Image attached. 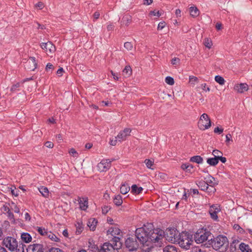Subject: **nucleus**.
<instances>
[{"instance_id": "1a4fd4ad", "label": "nucleus", "mask_w": 252, "mask_h": 252, "mask_svg": "<svg viewBox=\"0 0 252 252\" xmlns=\"http://www.w3.org/2000/svg\"><path fill=\"white\" fill-rule=\"evenodd\" d=\"M113 160H114V159H112V160H110L109 159L102 160L97 165L98 170L101 172L106 171L110 168L111 166V163Z\"/></svg>"}, {"instance_id": "20e7f679", "label": "nucleus", "mask_w": 252, "mask_h": 252, "mask_svg": "<svg viewBox=\"0 0 252 252\" xmlns=\"http://www.w3.org/2000/svg\"><path fill=\"white\" fill-rule=\"evenodd\" d=\"M3 245L11 252H21L20 245L18 248V242L12 237H7L3 240Z\"/></svg>"}, {"instance_id": "6e6d98bb", "label": "nucleus", "mask_w": 252, "mask_h": 252, "mask_svg": "<svg viewBox=\"0 0 252 252\" xmlns=\"http://www.w3.org/2000/svg\"><path fill=\"white\" fill-rule=\"evenodd\" d=\"M44 145L47 148H52L54 146V144L51 141H46Z\"/></svg>"}, {"instance_id": "0e129e2a", "label": "nucleus", "mask_w": 252, "mask_h": 252, "mask_svg": "<svg viewBox=\"0 0 252 252\" xmlns=\"http://www.w3.org/2000/svg\"><path fill=\"white\" fill-rule=\"evenodd\" d=\"M35 6L38 7L39 9H42L44 7V4L43 2L40 1L35 4Z\"/></svg>"}, {"instance_id": "bf43d9fd", "label": "nucleus", "mask_w": 252, "mask_h": 252, "mask_svg": "<svg viewBox=\"0 0 252 252\" xmlns=\"http://www.w3.org/2000/svg\"><path fill=\"white\" fill-rule=\"evenodd\" d=\"M142 190H130V193H131L133 195H136L141 193Z\"/></svg>"}, {"instance_id": "5701e85b", "label": "nucleus", "mask_w": 252, "mask_h": 252, "mask_svg": "<svg viewBox=\"0 0 252 252\" xmlns=\"http://www.w3.org/2000/svg\"><path fill=\"white\" fill-rule=\"evenodd\" d=\"M189 12L191 17L195 18L199 15V10L196 6H191L189 8Z\"/></svg>"}, {"instance_id": "49530a36", "label": "nucleus", "mask_w": 252, "mask_h": 252, "mask_svg": "<svg viewBox=\"0 0 252 252\" xmlns=\"http://www.w3.org/2000/svg\"><path fill=\"white\" fill-rule=\"evenodd\" d=\"M12 209L14 211L15 213H20V209L18 206H17L14 203H12V206H11Z\"/></svg>"}, {"instance_id": "3c124183", "label": "nucleus", "mask_w": 252, "mask_h": 252, "mask_svg": "<svg viewBox=\"0 0 252 252\" xmlns=\"http://www.w3.org/2000/svg\"><path fill=\"white\" fill-rule=\"evenodd\" d=\"M223 129L222 128H220L218 126L216 127L214 129V132L216 133H218V134H220L223 132Z\"/></svg>"}, {"instance_id": "dca6fc26", "label": "nucleus", "mask_w": 252, "mask_h": 252, "mask_svg": "<svg viewBox=\"0 0 252 252\" xmlns=\"http://www.w3.org/2000/svg\"><path fill=\"white\" fill-rule=\"evenodd\" d=\"M97 222V220L96 219L90 218L88 220L87 222V226L89 227L90 230L94 231L95 230Z\"/></svg>"}, {"instance_id": "2f4dec72", "label": "nucleus", "mask_w": 252, "mask_h": 252, "mask_svg": "<svg viewBox=\"0 0 252 252\" xmlns=\"http://www.w3.org/2000/svg\"><path fill=\"white\" fill-rule=\"evenodd\" d=\"M216 82L218 83L220 85H222L224 84L225 80L224 78L220 75H216L215 77Z\"/></svg>"}, {"instance_id": "5fc2aeb1", "label": "nucleus", "mask_w": 252, "mask_h": 252, "mask_svg": "<svg viewBox=\"0 0 252 252\" xmlns=\"http://www.w3.org/2000/svg\"><path fill=\"white\" fill-rule=\"evenodd\" d=\"M213 155L214 157L217 156L218 155L221 156L222 155V153L218 150H214L212 152Z\"/></svg>"}, {"instance_id": "bb28decb", "label": "nucleus", "mask_w": 252, "mask_h": 252, "mask_svg": "<svg viewBox=\"0 0 252 252\" xmlns=\"http://www.w3.org/2000/svg\"><path fill=\"white\" fill-rule=\"evenodd\" d=\"M21 238L22 240L25 243H29L32 240V236L28 233H23Z\"/></svg>"}, {"instance_id": "052dcab7", "label": "nucleus", "mask_w": 252, "mask_h": 252, "mask_svg": "<svg viewBox=\"0 0 252 252\" xmlns=\"http://www.w3.org/2000/svg\"><path fill=\"white\" fill-rule=\"evenodd\" d=\"M118 141V139H116L115 137V139H112L110 140L109 144L112 146H115L117 144Z\"/></svg>"}, {"instance_id": "de8ad7c7", "label": "nucleus", "mask_w": 252, "mask_h": 252, "mask_svg": "<svg viewBox=\"0 0 252 252\" xmlns=\"http://www.w3.org/2000/svg\"><path fill=\"white\" fill-rule=\"evenodd\" d=\"M230 141H232V136L230 133H228L226 135V140L225 142L227 145L229 144Z\"/></svg>"}, {"instance_id": "0eeeda50", "label": "nucleus", "mask_w": 252, "mask_h": 252, "mask_svg": "<svg viewBox=\"0 0 252 252\" xmlns=\"http://www.w3.org/2000/svg\"><path fill=\"white\" fill-rule=\"evenodd\" d=\"M125 245L129 251H136L139 247V244L135 238H127L125 241Z\"/></svg>"}, {"instance_id": "ea45409f", "label": "nucleus", "mask_w": 252, "mask_h": 252, "mask_svg": "<svg viewBox=\"0 0 252 252\" xmlns=\"http://www.w3.org/2000/svg\"><path fill=\"white\" fill-rule=\"evenodd\" d=\"M124 47L127 50L130 51L133 48V45L131 42H126L124 44Z\"/></svg>"}, {"instance_id": "9d476101", "label": "nucleus", "mask_w": 252, "mask_h": 252, "mask_svg": "<svg viewBox=\"0 0 252 252\" xmlns=\"http://www.w3.org/2000/svg\"><path fill=\"white\" fill-rule=\"evenodd\" d=\"M41 48L45 50L46 52H49V53L52 54L56 51L55 46L51 41L46 43H41L40 45Z\"/></svg>"}, {"instance_id": "423d86ee", "label": "nucleus", "mask_w": 252, "mask_h": 252, "mask_svg": "<svg viewBox=\"0 0 252 252\" xmlns=\"http://www.w3.org/2000/svg\"><path fill=\"white\" fill-rule=\"evenodd\" d=\"M211 126V121L206 113H203L200 117L198 122V126L200 130H204L208 129Z\"/></svg>"}, {"instance_id": "f704fd0d", "label": "nucleus", "mask_w": 252, "mask_h": 252, "mask_svg": "<svg viewBox=\"0 0 252 252\" xmlns=\"http://www.w3.org/2000/svg\"><path fill=\"white\" fill-rule=\"evenodd\" d=\"M36 230L40 235L45 236H46V233L48 232L47 229L42 227H37Z\"/></svg>"}, {"instance_id": "4d7b16f0", "label": "nucleus", "mask_w": 252, "mask_h": 252, "mask_svg": "<svg viewBox=\"0 0 252 252\" xmlns=\"http://www.w3.org/2000/svg\"><path fill=\"white\" fill-rule=\"evenodd\" d=\"M101 103H102V105L104 106H110L112 104V102H109L108 100H103L101 102Z\"/></svg>"}, {"instance_id": "a878e982", "label": "nucleus", "mask_w": 252, "mask_h": 252, "mask_svg": "<svg viewBox=\"0 0 252 252\" xmlns=\"http://www.w3.org/2000/svg\"><path fill=\"white\" fill-rule=\"evenodd\" d=\"M189 161L201 164L203 161V158L200 156H194L190 158Z\"/></svg>"}, {"instance_id": "aec40b11", "label": "nucleus", "mask_w": 252, "mask_h": 252, "mask_svg": "<svg viewBox=\"0 0 252 252\" xmlns=\"http://www.w3.org/2000/svg\"><path fill=\"white\" fill-rule=\"evenodd\" d=\"M193 165L189 163H183L181 165V168L186 172L191 173L192 172Z\"/></svg>"}, {"instance_id": "c03bdc74", "label": "nucleus", "mask_w": 252, "mask_h": 252, "mask_svg": "<svg viewBox=\"0 0 252 252\" xmlns=\"http://www.w3.org/2000/svg\"><path fill=\"white\" fill-rule=\"evenodd\" d=\"M149 14L151 15L157 16L158 17L161 15V13L159 11H156L155 10L151 11Z\"/></svg>"}, {"instance_id": "774afa93", "label": "nucleus", "mask_w": 252, "mask_h": 252, "mask_svg": "<svg viewBox=\"0 0 252 252\" xmlns=\"http://www.w3.org/2000/svg\"><path fill=\"white\" fill-rule=\"evenodd\" d=\"M189 80L190 82H197L198 81V78L194 76H190Z\"/></svg>"}, {"instance_id": "cd10ccee", "label": "nucleus", "mask_w": 252, "mask_h": 252, "mask_svg": "<svg viewBox=\"0 0 252 252\" xmlns=\"http://www.w3.org/2000/svg\"><path fill=\"white\" fill-rule=\"evenodd\" d=\"M46 237L49 238L51 240L55 242H58L60 241V239L54 233L51 232V231H48L46 233Z\"/></svg>"}, {"instance_id": "c9c22d12", "label": "nucleus", "mask_w": 252, "mask_h": 252, "mask_svg": "<svg viewBox=\"0 0 252 252\" xmlns=\"http://www.w3.org/2000/svg\"><path fill=\"white\" fill-rule=\"evenodd\" d=\"M204 44L206 47L210 49L213 45L212 42L210 38H206L205 39Z\"/></svg>"}, {"instance_id": "f3484780", "label": "nucleus", "mask_w": 252, "mask_h": 252, "mask_svg": "<svg viewBox=\"0 0 252 252\" xmlns=\"http://www.w3.org/2000/svg\"><path fill=\"white\" fill-rule=\"evenodd\" d=\"M234 89L240 93H243L244 92L248 91V85L246 83H241L237 84L234 87Z\"/></svg>"}, {"instance_id": "864d4df0", "label": "nucleus", "mask_w": 252, "mask_h": 252, "mask_svg": "<svg viewBox=\"0 0 252 252\" xmlns=\"http://www.w3.org/2000/svg\"><path fill=\"white\" fill-rule=\"evenodd\" d=\"M222 156V155H221V156L218 155L217 156L218 162L219 161V160H220L222 163H224L226 161V158L225 157H223Z\"/></svg>"}, {"instance_id": "b1692460", "label": "nucleus", "mask_w": 252, "mask_h": 252, "mask_svg": "<svg viewBox=\"0 0 252 252\" xmlns=\"http://www.w3.org/2000/svg\"><path fill=\"white\" fill-rule=\"evenodd\" d=\"M239 249L242 252H252L249 245L244 243H241L240 244Z\"/></svg>"}, {"instance_id": "a19ab883", "label": "nucleus", "mask_w": 252, "mask_h": 252, "mask_svg": "<svg viewBox=\"0 0 252 252\" xmlns=\"http://www.w3.org/2000/svg\"><path fill=\"white\" fill-rule=\"evenodd\" d=\"M41 195L44 197H47L49 196L50 192L49 190H38Z\"/></svg>"}, {"instance_id": "69168bd1", "label": "nucleus", "mask_w": 252, "mask_h": 252, "mask_svg": "<svg viewBox=\"0 0 252 252\" xmlns=\"http://www.w3.org/2000/svg\"><path fill=\"white\" fill-rule=\"evenodd\" d=\"M202 89L206 92H209L210 89V88L207 86L206 83L203 84L202 85Z\"/></svg>"}, {"instance_id": "412c9836", "label": "nucleus", "mask_w": 252, "mask_h": 252, "mask_svg": "<svg viewBox=\"0 0 252 252\" xmlns=\"http://www.w3.org/2000/svg\"><path fill=\"white\" fill-rule=\"evenodd\" d=\"M206 182H207V184L206 186V189H208V186L215 187L216 185L218 184V181H216L215 178L212 176H211L209 179L206 180Z\"/></svg>"}, {"instance_id": "e2e57ef3", "label": "nucleus", "mask_w": 252, "mask_h": 252, "mask_svg": "<svg viewBox=\"0 0 252 252\" xmlns=\"http://www.w3.org/2000/svg\"><path fill=\"white\" fill-rule=\"evenodd\" d=\"M49 252H63L61 249L59 248H51Z\"/></svg>"}, {"instance_id": "72a5a7b5", "label": "nucleus", "mask_w": 252, "mask_h": 252, "mask_svg": "<svg viewBox=\"0 0 252 252\" xmlns=\"http://www.w3.org/2000/svg\"><path fill=\"white\" fill-rule=\"evenodd\" d=\"M120 189H130V184L129 181H125L121 184Z\"/></svg>"}, {"instance_id": "473e14b6", "label": "nucleus", "mask_w": 252, "mask_h": 252, "mask_svg": "<svg viewBox=\"0 0 252 252\" xmlns=\"http://www.w3.org/2000/svg\"><path fill=\"white\" fill-rule=\"evenodd\" d=\"M21 84H22L21 82H17L16 84H13L10 88V91L13 93L16 91H19V88L21 86Z\"/></svg>"}, {"instance_id": "7ed1b4c3", "label": "nucleus", "mask_w": 252, "mask_h": 252, "mask_svg": "<svg viewBox=\"0 0 252 252\" xmlns=\"http://www.w3.org/2000/svg\"><path fill=\"white\" fill-rule=\"evenodd\" d=\"M211 233L207 228H201L197 230L194 235V239L197 244H201L208 239Z\"/></svg>"}, {"instance_id": "680f3d73", "label": "nucleus", "mask_w": 252, "mask_h": 252, "mask_svg": "<svg viewBox=\"0 0 252 252\" xmlns=\"http://www.w3.org/2000/svg\"><path fill=\"white\" fill-rule=\"evenodd\" d=\"M64 72V70L63 67H60L57 71V74H58L59 76H62L63 75V73Z\"/></svg>"}, {"instance_id": "7c9ffc66", "label": "nucleus", "mask_w": 252, "mask_h": 252, "mask_svg": "<svg viewBox=\"0 0 252 252\" xmlns=\"http://www.w3.org/2000/svg\"><path fill=\"white\" fill-rule=\"evenodd\" d=\"M123 71L126 74V77L130 76L132 74V70L129 65L126 66Z\"/></svg>"}, {"instance_id": "58836bf2", "label": "nucleus", "mask_w": 252, "mask_h": 252, "mask_svg": "<svg viewBox=\"0 0 252 252\" xmlns=\"http://www.w3.org/2000/svg\"><path fill=\"white\" fill-rule=\"evenodd\" d=\"M144 162L145 163L147 167H148V168H150V169H152L151 168V166L154 164V161H152V160H150L149 159H146L145 160Z\"/></svg>"}, {"instance_id": "e433bc0d", "label": "nucleus", "mask_w": 252, "mask_h": 252, "mask_svg": "<svg viewBox=\"0 0 252 252\" xmlns=\"http://www.w3.org/2000/svg\"><path fill=\"white\" fill-rule=\"evenodd\" d=\"M165 81L169 85H173L175 83L174 78L171 76H167L165 79Z\"/></svg>"}, {"instance_id": "6ab92c4d", "label": "nucleus", "mask_w": 252, "mask_h": 252, "mask_svg": "<svg viewBox=\"0 0 252 252\" xmlns=\"http://www.w3.org/2000/svg\"><path fill=\"white\" fill-rule=\"evenodd\" d=\"M121 233V230L116 227H111L107 230V234H110L113 236L119 235Z\"/></svg>"}, {"instance_id": "6e6552de", "label": "nucleus", "mask_w": 252, "mask_h": 252, "mask_svg": "<svg viewBox=\"0 0 252 252\" xmlns=\"http://www.w3.org/2000/svg\"><path fill=\"white\" fill-rule=\"evenodd\" d=\"M178 232L174 228H170L166 230V239L171 242H175L178 238Z\"/></svg>"}, {"instance_id": "393cba45", "label": "nucleus", "mask_w": 252, "mask_h": 252, "mask_svg": "<svg viewBox=\"0 0 252 252\" xmlns=\"http://www.w3.org/2000/svg\"><path fill=\"white\" fill-rule=\"evenodd\" d=\"M131 17L130 15H126L122 19L121 23L126 26H128L131 22Z\"/></svg>"}, {"instance_id": "2eb2a0df", "label": "nucleus", "mask_w": 252, "mask_h": 252, "mask_svg": "<svg viewBox=\"0 0 252 252\" xmlns=\"http://www.w3.org/2000/svg\"><path fill=\"white\" fill-rule=\"evenodd\" d=\"M78 201L80 208L82 210H86L88 208V198L79 197Z\"/></svg>"}, {"instance_id": "c756f323", "label": "nucleus", "mask_w": 252, "mask_h": 252, "mask_svg": "<svg viewBox=\"0 0 252 252\" xmlns=\"http://www.w3.org/2000/svg\"><path fill=\"white\" fill-rule=\"evenodd\" d=\"M113 201L114 204L117 206H120L123 203L122 197L120 195H116Z\"/></svg>"}, {"instance_id": "09e8293b", "label": "nucleus", "mask_w": 252, "mask_h": 252, "mask_svg": "<svg viewBox=\"0 0 252 252\" xmlns=\"http://www.w3.org/2000/svg\"><path fill=\"white\" fill-rule=\"evenodd\" d=\"M30 59L32 61V63L34 65V68L32 69V70H34L37 66V63L36 62L35 58L34 57H32L30 58Z\"/></svg>"}, {"instance_id": "a211bd4d", "label": "nucleus", "mask_w": 252, "mask_h": 252, "mask_svg": "<svg viewBox=\"0 0 252 252\" xmlns=\"http://www.w3.org/2000/svg\"><path fill=\"white\" fill-rule=\"evenodd\" d=\"M76 232L77 235L80 234L84 230V224L81 220H78L75 223Z\"/></svg>"}, {"instance_id": "f03ea898", "label": "nucleus", "mask_w": 252, "mask_h": 252, "mask_svg": "<svg viewBox=\"0 0 252 252\" xmlns=\"http://www.w3.org/2000/svg\"><path fill=\"white\" fill-rule=\"evenodd\" d=\"M176 242L182 248L189 250L193 242L192 235L187 232H182L178 235Z\"/></svg>"}, {"instance_id": "37998d69", "label": "nucleus", "mask_w": 252, "mask_h": 252, "mask_svg": "<svg viewBox=\"0 0 252 252\" xmlns=\"http://www.w3.org/2000/svg\"><path fill=\"white\" fill-rule=\"evenodd\" d=\"M166 25V24L164 21L159 22L158 26V30H161L165 27Z\"/></svg>"}, {"instance_id": "f8f14e48", "label": "nucleus", "mask_w": 252, "mask_h": 252, "mask_svg": "<svg viewBox=\"0 0 252 252\" xmlns=\"http://www.w3.org/2000/svg\"><path fill=\"white\" fill-rule=\"evenodd\" d=\"M27 251L28 252H43V246L39 244L31 245L27 249Z\"/></svg>"}, {"instance_id": "f257e3e1", "label": "nucleus", "mask_w": 252, "mask_h": 252, "mask_svg": "<svg viewBox=\"0 0 252 252\" xmlns=\"http://www.w3.org/2000/svg\"><path fill=\"white\" fill-rule=\"evenodd\" d=\"M164 235L163 230L155 229L151 223H147L135 230V236L142 246V252H151L156 243H161Z\"/></svg>"}, {"instance_id": "a18cd8bd", "label": "nucleus", "mask_w": 252, "mask_h": 252, "mask_svg": "<svg viewBox=\"0 0 252 252\" xmlns=\"http://www.w3.org/2000/svg\"><path fill=\"white\" fill-rule=\"evenodd\" d=\"M54 69V67L52 63H49L47 64L46 67H45V70L47 71H49L51 69V72H52Z\"/></svg>"}, {"instance_id": "ddd939ff", "label": "nucleus", "mask_w": 252, "mask_h": 252, "mask_svg": "<svg viewBox=\"0 0 252 252\" xmlns=\"http://www.w3.org/2000/svg\"><path fill=\"white\" fill-rule=\"evenodd\" d=\"M220 211V209L217 207V205H213L210 207L209 210V213L211 217L214 220H217L218 218L217 213Z\"/></svg>"}, {"instance_id": "9b49d317", "label": "nucleus", "mask_w": 252, "mask_h": 252, "mask_svg": "<svg viewBox=\"0 0 252 252\" xmlns=\"http://www.w3.org/2000/svg\"><path fill=\"white\" fill-rule=\"evenodd\" d=\"M131 131V129L128 128H125L123 130L121 131L118 135L116 137V139H118V141L125 140L127 136L130 135Z\"/></svg>"}, {"instance_id": "603ef678", "label": "nucleus", "mask_w": 252, "mask_h": 252, "mask_svg": "<svg viewBox=\"0 0 252 252\" xmlns=\"http://www.w3.org/2000/svg\"><path fill=\"white\" fill-rule=\"evenodd\" d=\"M207 182L205 181H200L199 182L198 184H197L199 188L200 187H204L206 188V186H207Z\"/></svg>"}, {"instance_id": "c85d7f7f", "label": "nucleus", "mask_w": 252, "mask_h": 252, "mask_svg": "<svg viewBox=\"0 0 252 252\" xmlns=\"http://www.w3.org/2000/svg\"><path fill=\"white\" fill-rule=\"evenodd\" d=\"M163 252H177V250L175 246L168 245L164 248Z\"/></svg>"}, {"instance_id": "13d9d810", "label": "nucleus", "mask_w": 252, "mask_h": 252, "mask_svg": "<svg viewBox=\"0 0 252 252\" xmlns=\"http://www.w3.org/2000/svg\"><path fill=\"white\" fill-rule=\"evenodd\" d=\"M189 190H188V191L186 192V190H185L184 194H183L182 198L183 200H187L188 197L189 196V194H190L189 192H189Z\"/></svg>"}, {"instance_id": "338daca9", "label": "nucleus", "mask_w": 252, "mask_h": 252, "mask_svg": "<svg viewBox=\"0 0 252 252\" xmlns=\"http://www.w3.org/2000/svg\"><path fill=\"white\" fill-rule=\"evenodd\" d=\"M190 252H204L199 247L193 248Z\"/></svg>"}, {"instance_id": "4468645a", "label": "nucleus", "mask_w": 252, "mask_h": 252, "mask_svg": "<svg viewBox=\"0 0 252 252\" xmlns=\"http://www.w3.org/2000/svg\"><path fill=\"white\" fill-rule=\"evenodd\" d=\"M116 248L109 243H104L101 246L100 252H115Z\"/></svg>"}, {"instance_id": "39448f33", "label": "nucleus", "mask_w": 252, "mask_h": 252, "mask_svg": "<svg viewBox=\"0 0 252 252\" xmlns=\"http://www.w3.org/2000/svg\"><path fill=\"white\" fill-rule=\"evenodd\" d=\"M212 247L214 250H219L223 246L228 245V240L226 237L222 235H219L213 239H211Z\"/></svg>"}, {"instance_id": "4c0bfd02", "label": "nucleus", "mask_w": 252, "mask_h": 252, "mask_svg": "<svg viewBox=\"0 0 252 252\" xmlns=\"http://www.w3.org/2000/svg\"><path fill=\"white\" fill-rule=\"evenodd\" d=\"M110 206L105 205L102 207V213L104 215L106 214L111 209Z\"/></svg>"}, {"instance_id": "79ce46f5", "label": "nucleus", "mask_w": 252, "mask_h": 252, "mask_svg": "<svg viewBox=\"0 0 252 252\" xmlns=\"http://www.w3.org/2000/svg\"><path fill=\"white\" fill-rule=\"evenodd\" d=\"M6 214L8 219L12 222H15V219L13 214L11 211L8 212Z\"/></svg>"}, {"instance_id": "4be33fe9", "label": "nucleus", "mask_w": 252, "mask_h": 252, "mask_svg": "<svg viewBox=\"0 0 252 252\" xmlns=\"http://www.w3.org/2000/svg\"><path fill=\"white\" fill-rule=\"evenodd\" d=\"M207 163L210 166H215L218 164L217 156L213 158H209L207 159Z\"/></svg>"}, {"instance_id": "8fccbe9b", "label": "nucleus", "mask_w": 252, "mask_h": 252, "mask_svg": "<svg viewBox=\"0 0 252 252\" xmlns=\"http://www.w3.org/2000/svg\"><path fill=\"white\" fill-rule=\"evenodd\" d=\"M180 60L178 58H174L171 60V63L173 65H176L178 63H179Z\"/></svg>"}]
</instances>
